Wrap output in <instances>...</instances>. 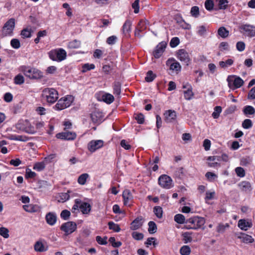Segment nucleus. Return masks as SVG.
Segmentation results:
<instances>
[{
    "mask_svg": "<svg viewBox=\"0 0 255 255\" xmlns=\"http://www.w3.org/2000/svg\"><path fill=\"white\" fill-rule=\"evenodd\" d=\"M166 46V43L165 42H161L159 43L155 48V49L153 52L154 57L155 58H159L163 53L165 48Z\"/></svg>",
    "mask_w": 255,
    "mask_h": 255,
    "instance_id": "17",
    "label": "nucleus"
},
{
    "mask_svg": "<svg viewBox=\"0 0 255 255\" xmlns=\"http://www.w3.org/2000/svg\"><path fill=\"white\" fill-rule=\"evenodd\" d=\"M21 35L23 38H29L31 35V30L30 29L26 28L21 31Z\"/></svg>",
    "mask_w": 255,
    "mask_h": 255,
    "instance_id": "47",
    "label": "nucleus"
},
{
    "mask_svg": "<svg viewBox=\"0 0 255 255\" xmlns=\"http://www.w3.org/2000/svg\"><path fill=\"white\" fill-rule=\"evenodd\" d=\"M109 227L110 230H113L116 232H119L121 230V228L118 224L114 223L113 222H110L108 223Z\"/></svg>",
    "mask_w": 255,
    "mask_h": 255,
    "instance_id": "43",
    "label": "nucleus"
},
{
    "mask_svg": "<svg viewBox=\"0 0 255 255\" xmlns=\"http://www.w3.org/2000/svg\"><path fill=\"white\" fill-rule=\"evenodd\" d=\"M238 226L242 230L247 231L252 226L251 221L245 219H241L238 221Z\"/></svg>",
    "mask_w": 255,
    "mask_h": 255,
    "instance_id": "21",
    "label": "nucleus"
},
{
    "mask_svg": "<svg viewBox=\"0 0 255 255\" xmlns=\"http://www.w3.org/2000/svg\"><path fill=\"white\" fill-rule=\"evenodd\" d=\"M95 66L93 64H85L83 66V69L82 72H86L87 71L94 69L95 68Z\"/></svg>",
    "mask_w": 255,
    "mask_h": 255,
    "instance_id": "55",
    "label": "nucleus"
},
{
    "mask_svg": "<svg viewBox=\"0 0 255 255\" xmlns=\"http://www.w3.org/2000/svg\"><path fill=\"white\" fill-rule=\"evenodd\" d=\"M244 112L246 115H253L255 113V110L253 107L248 106L245 107Z\"/></svg>",
    "mask_w": 255,
    "mask_h": 255,
    "instance_id": "53",
    "label": "nucleus"
},
{
    "mask_svg": "<svg viewBox=\"0 0 255 255\" xmlns=\"http://www.w3.org/2000/svg\"><path fill=\"white\" fill-rule=\"evenodd\" d=\"M180 252L182 255H189L191 250L189 246H184L180 249Z\"/></svg>",
    "mask_w": 255,
    "mask_h": 255,
    "instance_id": "44",
    "label": "nucleus"
},
{
    "mask_svg": "<svg viewBox=\"0 0 255 255\" xmlns=\"http://www.w3.org/2000/svg\"><path fill=\"white\" fill-rule=\"evenodd\" d=\"M56 137L61 139L73 140L76 137V134L74 132L64 131L57 133Z\"/></svg>",
    "mask_w": 255,
    "mask_h": 255,
    "instance_id": "15",
    "label": "nucleus"
},
{
    "mask_svg": "<svg viewBox=\"0 0 255 255\" xmlns=\"http://www.w3.org/2000/svg\"><path fill=\"white\" fill-rule=\"evenodd\" d=\"M235 171L237 175L240 177H243L245 176V170L241 167H238L235 169Z\"/></svg>",
    "mask_w": 255,
    "mask_h": 255,
    "instance_id": "54",
    "label": "nucleus"
},
{
    "mask_svg": "<svg viewBox=\"0 0 255 255\" xmlns=\"http://www.w3.org/2000/svg\"><path fill=\"white\" fill-rule=\"evenodd\" d=\"M205 6L208 10H211L213 8L214 3L212 0H207L205 2Z\"/></svg>",
    "mask_w": 255,
    "mask_h": 255,
    "instance_id": "59",
    "label": "nucleus"
},
{
    "mask_svg": "<svg viewBox=\"0 0 255 255\" xmlns=\"http://www.w3.org/2000/svg\"><path fill=\"white\" fill-rule=\"evenodd\" d=\"M34 250L37 252H42L46 251L47 249L44 247L42 242L38 241L34 245Z\"/></svg>",
    "mask_w": 255,
    "mask_h": 255,
    "instance_id": "36",
    "label": "nucleus"
},
{
    "mask_svg": "<svg viewBox=\"0 0 255 255\" xmlns=\"http://www.w3.org/2000/svg\"><path fill=\"white\" fill-rule=\"evenodd\" d=\"M164 121L167 123H172L175 122L177 114L175 111L169 110L166 111L164 114Z\"/></svg>",
    "mask_w": 255,
    "mask_h": 255,
    "instance_id": "16",
    "label": "nucleus"
},
{
    "mask_svg": "<svg viewBox=\"0 0 255 255\" xmlns=\"http://www.w3.org/2000/svg\"><path fill=\"white\" fill-rule=\"evenodd\" d=\"M70 215V212L67 210H63L60 214L61 218L64 220H67Z\"/></svg>",
    "mask_w": 255,
    "mask_h": 255,
    "instance_id": "63",
    "label": "nucleus"
},
{
    "mask_svg": "<svg viewBox=\"0 0 255 255\" xmlns=\"http://www.w3.org/2000/svg\"><path fill=\"white\" fill-rule=\"evenodd\" d=\"M45 220L48 225L53 226L57 221L56 214L53 212H49L45 216Z\"/></svg>",
    "mask_w": 255,
    "mask_h": 255,
    "instance_id": "22",
    "label": "nucleus"
},
{
    "mask_svg": "<svg viewBox=\"0 0 255 255\" xmlns=\"http://www.w3.org/2000/svg\"><path fill=\"white\" fill-rule=\"evenodd\" d=\"M222 112V109L220 106H217L214 108V111L212 113V116L214 119L219 118L220 113Z\"/></svg>",
    "mask_w": 255,
    "mask_h": 255,
    "instance_id": "48",
    "label": "nucleus"
},
{
    "mask_svg": "<svg viewBox=\"0 0 255 255\" xmlns=\"http://www.w3.org/2000/svg\"><path fill=\"white\" fill-rule=\"evenodd\" d=\"M43 99L49 103H54L58 99V92L54 89L46 88L42 92Z\"/></svg>",
    "mask_w": 255,
    "mask_h": 255,
    "instance_id": "3",
    "label": "nucleus"
},
{
    "mask_svg": "<svg viewBox=\"0 0 255 255\" xmlns=\"http://www.w3.org/2000/svg\"><path fill=\"white\" fill-rule=\"evenodd\" d=\"M74 101V97L71 95H67L59 99L55 106V109L62 110L70 106Z\"/></svg>",
    "mask_w": 255,
    "mask_h": 255,
    "instance_id": "5",
    "label": "nucleus"
},
{
    "mask_svg": "<svg viewBox=\"0 0 255 255\" xmlns=\"http://www.w3.org/2000/svg\"><path fill=\"white\" fill-rule=\"evenodd\" d=\"M148 232L150 234H154L157 231V226L155 223L153 221H150L148 223Z\"/></svg>",
    "mask_w": 255,
    "mask_h": 255,
    "instance_id": "42",
    "label": "nucleus"
},
{
    "mask_svg": "<svg viewBox=\"0 0 255 255\" xmlns=\"http://www.w3.org/2000/svg\"><path fill=\"white\" fill-rule=\"evenodd\" d=\"M109 242L115 248L119 247L122 245V243L121 242H116V240L114 237H111L109 239Z\"/></svg>",
    "mask_w": 255,
    "mask_h": 255,
    "instance_id": "58",
    "label": "nucleus"
},
{
    "mask_svg": "<svg viewBox=\"0 0 255 255\" xmlns=\"http://www.w3.org/2000/svg\"><path fill=\"white\" fill-rule=\"evenodd\" d=\"M15 26V19H9L4 25L2 28V35L3 36H11Z\"/></svg>",
    "mask_w": 255,
    "mask_h": 255,
    "instance_id": "9",
    "label": "nucleus"
},
{
    "mask_svg": "<svg viewBox=\"0 0 255 255\" xmlns=\"http://www.w3.org/2000/svg\"><path fill=\"white\" fill-rule=\"evenodd\" d=\"M48 54L51 60L57 62H61L65 60L67 56L66 51L62 48L52 50L49 52Z\"/></svg>",
    "mask_w": 255,
    "mask_h": 255,
    "instance_id": "4",
    "label": "nucleus"
},
{
    "mask_svg": "<svg viewBox=\"0 0 255 255\" xmlns=\"http://www.w3.org/2000/svg\"><path fill=\"white\" fill-rule=\"evenodd\" d=\"M208 165L210 167H216L220 165L219 162L221 161L220 156H210L207 159Z\"/></svg>",
    "mask_w": 255,
    "mask_h": 255,
    "instance_id": "19",
    "label": "nucleus"
},
{
    "mask_svg": "<svg viewBox=\"0 0 255 255\" xmlns=\"http://www.w3.org/2000/svg\"><path fill=\"white\" fill-rule=\"evenodd\" d=\"M238 238L240 239L243 243L245 244L252 243L254 241V239L251 236L245 233H240L239 234Z\"/></svg>",
    "mask_w": 255,
    "mask_h": 255,
    "instance_id": "24",
    "label": "nucleus"
},
{
    "mask_svg": "<svg viewBox=\"0 0 255 255\" xmlns=\"http://www.w3.org/2000/svg\"><path fill=\"white\" fill-rule=\"evenodd\" d=\"M205 223L204 218L194 216L190 218L186 221V228L187 229L197 230L200 228Z\"/></svg>",
    "mask_w": 255,
    "mask_h": 255,
    "instance_id": "2",
    "label": "nucleus"
},
{
    "mask_svg": "<svg viewBox=\"0 0 255 255\" xmlns=\"http://www.w3.org/2000/svg\"><path fill=\"white\" fill-rule=\"evenodd\" d=\"M143 224V219L141 217H138L132 222L130 224V229L136 230L141 227Z\"/></svg>",
    "mask_w": 255,
    "mask_h": 255,
    "instance_id": "25",
    "label": "nucleus"
},
{
    "mask_svg": "<svg viewBox=\"0 0 255 255\" xmlns=\"http://www.w3.org/2000/svg\"><path fill=\"white\" fill-rule=\"evenodd\" d=\"M177 58L186 65H188L191 61L188 53L183 49L178 50L176 53Z\"/></svg>",
    "mask_w": 255,
    "mask_h": 255,
    "instance_id": "10",
    "label": "nucleus"
},
{
    "mask_svg": "<svg viewBox=\"0 0 255 255\" xmlns=\"http://www.w3.org/2000/svg\"><path fill=\"white\" fill-rule=\"evenodd\" d=\"M91 118L93 123L99 124L103 121L104 116L101 112L96 110L91 114Z\"/></svg>",
    "mask_w": 255,
    "mask_h": 255,
    "instance_id": "20",
    "label": "nucleus"
},
{
    "mask_svg": "<svg viewBox=\"0 0 255 255\" xmlns=\"http://www.w3.org/2000/svg\"><path fill=\"white\" fill-rule=\"evenodd\" d=\"M153 212L158 218L161 219L162 218L163 214V210L161 207H154L153 208Z\"/></svg>",
    "mask_w": 255,
    "mask_h": 255,
    "instance_id": "38",
    "label": "nucleus"
},
{
    "mask_svg": "<svg viewBox=\"0 0 255 255\" xmlns=\"http://www.w3.org/2000/svg\"><path fill=\"white\" fill-rule=\"evenodd\" d=\"M155 78V75L152 73L151 71H149L146 74L145 78L146 81L150 82L152 81Z\"/></svg>",
    "mask_w": 255,
    "mask_h": 255,
    "instance_id": "52",
    "label": "nucleus"
},
{
    "mask_svg": "<svg viewBox=\"0 0 255 255\" xmlns=\"http://www.w3.org/2000/svg\"><path fill=\"white\" fill-rule=\"evenodd\" d=\"M19 70L29 79H39L42 77V73L37 69L26 66L19 67Z\"/></svg>",
    "mask_w": 255,
    "mask_h": 255,
    "instance_id": "1",
    "label": "nucleus"
},
{
    "mask_svg": "<svg viewBox=\"0 0 255 255\" xmlns=\"http://www.w3.org/2000/svg\"><path fill=\"white\" fill-rule=\"evenodd\" d=\"M24 82V77L19 74L14 78V83L16 85H21Z\"/></svg>",
    "mask_w": 255,
    "mask_h": 255,
    "instance_id": "41",
    "label": "nucleus"
},
{
    "mask_svg": "<svg viewBox=\"0 0 255 255\" xmlns=\"http://www.w3.org/2000/svg\"><path fill=\"white\" fill-rule=\"evenodd\" d=\"M80 209L83 214H87L91 211V206L89 203L82 202L81 201Z\"/></svg>",
    "mask_w": 255,
    "mask_h": 255,
    "instance_id": "27",
    "label": "nucleus"
},
{
    "mask_svg": "<svg viewBox=\"0 0 255 255\" xmlns=\"http://www.w3.org/2000/svg\"><path fill=\"white\" fill-rule=\"evenodd\" d=\"M174 221L179 224H186L185 218L182 214H176L174 216Z\"/></svg>",
    "mask_w": 255,
    "mask_h": 255,
    "instance_id": "32",
    "label": "nucleus"
},
{
    "mask_svg": "<svg viewBox=\"0 0 255 255\" xmlns=\"http://www.w3.org/2000/svg\"><path fill=\"white\" fill-rule=\"evenodd\" d=\"M167 65L169 66L170 69L176 71H180L181 70V65L180 63L174 60L168 59L167 61Z\"/></svg>",
    "mask_w": 255,
    "mask_h": 255,
    "instance_id": "23",
    "label": "nucleus"
},
{
    "mask_svg": "<svg viewBox=\"0 0 255 255\" xmlns=\"http://www.w3.org/2000/svg\"><path fill=\"white\" fill-rule=\"evenodd\" d=\"M234 63L233 60L232 59H228L225 61H220L219 64L220 66L223 68H226L229 66H231Z\"/></svg>",
    "mask_w": 255,
    "mask_h": 255,
    "instance_id": "34",
    "label": "nucleus"
},
{
    "mask_svg": "<svg viewBox=\"0 0 255 255\" xmlns=\"http://www.w3.org/2000/svg\"><path fill=\"white\" fill-rule=\"evenodd\" d=\"M104 146L102 140H92L88 144V149L91 152H94Z\"/></svg>",
    "mask_w": 255,
    "mask_h": 255,
    "instance_id": "12",
    "label": "nucleus"
},
{
    "mask_svg": "<svg viewBox=\"0 0 255 255\" xmlns=\"http://www.w3.org/2000/svg\"><path fill=\"white\" fill-rule=\"evenodd\" d=\"M46 163L44 161L36 163L33 166V169L36 171H40L45 167Z\"/></svg>",
    "mask_w": 255,
    "mask_h": 255,
    "instance_id": "35",
    "label": "nucleus"
},
{
    "mask_svg": "<svg viewBox=\"0 0 255 255\" xmlns=\"http://www.w3.org/2000/svg\"><path fill=\"white\" fill-rule=\"evenodd\" d=\"M179 44V39L178 37H174L171 39L170 42V45L171 47H175Z\"/></svg>",
    "mask_w": 255,
    "mask_h": 255,
    "instance_id": "61",
    "label": "nucleus"
},
{
    "mask_svg": "<svg viewBox=\"0 0 255 255\" xmlns=\"http://www.w3.org/2000/svg\"><path fill=\"white\" fill-rule=\"evenodd\" d=\"M191 15L195 17H197L199 15V9L198 6H193L191 9Z\"/></svg>",
    "mask_w": 255,
    "mask_h": 255,
    "instance_id": "56",
    "label": "nucleus"
},
{
    "mask_svg": "<svg viewBox=\"0 0 255 255\" xmlns=\"http://www.w3.org/2000/svg\"><path fill=\"white\" fill-rule=\"evenodd\" d=\"M243 127L245 128H251L252 126V123L251 120L250 119H246L245 120L243 124H242Z\"/></svg>",
    "mask_w": 255,
    "mask_h": 255,
    "instance_id": "62",
    "label": "nucleus"
},
{
    "mask_svg": "<svg viewBox=\"0 0 255 255\" xmlns=\"http://www.w3.org/2000/svg\"><path fill=\"white\" fill-rule=\"evenodd\" d=\"M76 196V194L73 191L69 190L67 193H60L58 194L56 198L59 202L64 203L69 200L70 197Z\"/></svg>",
    "mask_w": 255,
    "mask_h": 255,
    "instance_id": "14",
    "label": "nucleus"
},
{
    "mask_svg": "<svg viewBox=\"0 0 255 255\" xmlns=\"http://www.w3.org/2000/svg\"><path fill=\"white\" fill-rule=\"evenodd\" d=\"M240 29L242 33L250 36H255V26L253 25L245 24L240 26Z\"/></svg>",
    "mask_w": 255,
    "mask_h": 255,
    "instance_id": "11",
    "label": "nucleus"
},
{
    "mask_svg": "<svg viewBox=\"0 0 255 255\" xmlns=\"http://www.w3.org/2000/svg\"><path fill=\"white\" fill-rule=\"evenodd\" d=\"M159 186L164 189H169L174 186V183L172 178L167 175L162 174L158 179Z\"/></svg>",
    "mask_w": 255,
    "mask_h": 255,
    "instance_id": "7",
    "label": "nucleus"
},
{
    "mask_svg": "<svg viewBox=\"0 0 255 255\" xmlns=\"http://www.w3.org/2000/svg\"><path fill=\"white\" fill-rule=\"evenodd\" d=\"M77 225L73 222H68L62 225L61 230L66 234L69 235L74 232L76 229Z\"/></svg>",
    "mask_w": 255,
    "mask_h": 255,
    "instance_id": "13",
    "label": "nucleus"
},
{
    "mask_svg": "<svg viewBox=\"0 0 255 255\" xmlns=\"http://www.w3.org/2000/svg\"><path fill=\"white\" fill-rule=\"evenodd\" d=\"M184 97L186 100H191L194 96V93L192 91V89L188 90H184L183 91Z\"/></svg>",
    "mask_w": 255,
    "mask_h": 255,
    "instance_id": "39",
    "label": "nucleus"
},
{
    "mask_svg": "<svg viewBox=\"0 0 255 255\" xmlns=\"http://www.w3.org/2000/svg\"><path fill=\"white\" fill-rule=\"evenodd\" d=\"M205 176L209 181H214L218 177L216 174L211 172H207L205 174Z\"/></svg>",
    "mask_w": 255,
    "mask_h": 255,
    "instance_id": "50",
    "label": "nucleus"
},
{
    "mask_svg": "<svg viewBox=\"0 0 255 255\" xmlns=\"http://www.w3.org/2000/svg\"><path fill=\"white\" fill-rule=\"evenodd\" d=\"M16 128L26 133L33 134L36 132L34 127L28 120H22L18 122L15 126Z\"/></svg>",
    "mask_w": 255,
    "mask_h": 255,
    "instance_id": "6",
    "label": "nucleus"
},
{
    "mask_svg": "<svg viewBox=\"0 0 255 255\" xmlns=\"http://www.w3.org/2000/svg\"><path fill=\"white\" fill-rule=\"evenodd\" d=\"M23 208L26 212L29 213L36 212L38 210L37 206L33 204L24 205Z\"/></svg>",
    "mask_w": 255,
    "mask_h": 255,
    "instance_id": "28",
    "label": "nucleus"
},
{
    "mask_svg": "<svg viewBox=\"0 0 255 255\" xmlns=\"http://www.w3.org/2000/svg\"><path fill=\"white\" fill-rule=\"evenodd\" d=\"M107 237H105L104 238H102L100 236H97L96 237V241L100 245H105L107 244Z\"/></svg>",
    "mask_w": 255,
    "mask_h": 255,
    "instance_id": "57",
    "label": "nucleus"
},
{
    "mask_svg": "<svg viewBox=\"0 0 255 255\" xmlns=\"http://www.w3.org/2000/svg\"><path fill=\"white\" fill-rule=\"evenodd\" d=\"M9 231L5 227L0 228V235L4 238L7 239L9 237Z\"/></svg>",
    "mask_w": 255,
    "mask_h": 255,
    "instance_id": "45",
    "label": "nucleus"
},
{
    "mask_svg": "<svg viewBox=\"0 0 255 255\" xmlns=\"http://www.w3.org/2000/svg\"><path fill=\"white\" fill-rule=\"evenodd\" d=\"M131 22L129 20H127L123 26V33L126 34L131 31Z\"/></svg>",
    "mask_w": 255,
    "mask_h": 255,
    "instance_id": "29",
    "label": "nucleus"
},
{
    "mask_svg": "<svg viewBox=\"0 0 255 255\" xmlns=\"http://www.w3.org/2000/svg\"><path fill=\"white\" fill-rule=\"evenodd\" d=\"M206 32V28L205 26L201 25L197 27V33L200 36H204Z\"/></svg>",
    "mask_w": 255,
    "mask_h": 255,
    "instance_id": "51",
    "label": "nucleus"
},
{
    "mask_svg": "<svg viewBox=\"0 0 255 255\" xmlns=\"http://www.w3.org/2000/svg\"><path fill=\"white\" fill-rule=\"evenodd\" d=\"M10 45L14 49H18L20 47V41L18 39L14 38L11 39Z\"/></svg>",
    "mask_w": 255,
    "mask_h": 255,
    "instance_id": "49",
    "label": "nucleus"
},
{
    "mask_svg": "<svg viewBox=\"0 0 255 255\" xmlns=\"http://www.w3.org/2000/svg\"><path fill=\"white\" fill-rule=\"evenodd\" d=\"M101 100L108 104H110L114 102V97L111 94L104 93L102 95Z\"/></svg>",
    "mask_w": 255,
    "mask_h": 255,
    "instance_id": "26",
    "label": "nucleus"
},
{
    "mask_svg": "<svg viewBox=\"0 0 255 255\" xmlns=\"http://www.w3.org/2000/svg\"><path fill=\"white\" fill-rule=\"evenodd\" d=\"M114 94L120 95L121 94V84L119 82H115L114 85Z\"/></svg>",
    "mask_w": 255,
    "mask_h": 255,
    "instance_id": "46",
    "label": "nucleus"
},
{
    "mask_svg": "<svg viewBox=\"0 0 255 255\" xmlns=\"http://www.w3.org/2000/svg\"><path fill=\"white\" fill-rule=\"evenodd\" d=\"M229 225L228 224H219L217 228V231L219 233H223L225 231L227 228H228Z\"/></svg>",
    "mask_w": 255,
    "mask_h": 255,
    "instance_id": "60",
    "label": "nucleus"
},
{
    "mask_svg": "<svg viewBox=\"0 0 255 255\" xmlns=\"http://www.w3.org/2000/svg\"><path fill=\"white\" fill-rule=\"evenodd\" d=\"M218 34L223 38H226L228 36L229 32L224 27H221L218 30Z\"/></svg>",
    "mask_w": 255,
    "mask_h": 255,
    "instance_id": "37",
    "label": "nucleus"
},
{
    "mask_svg": "<svg viewBox=\"0 0 255 255\" xmlns=\"http://www.w3.org/2000/svg\"><path fill=\"white\" fill-rule=\"evenodd\" d=\"M135 120L139 124H142L144 121V116L142 114H137L135 117Z\"/></svg>",
    "mask_w": 255,
    "mask_h": 255,
    "instance_id": "64",
    "label": "nucleus"
},
{
    "mask_svg": "<svg viewBox=\"0 0 255 255\" xmlns=\"http://www.w3.org/2000/svg\"><path fill=\"white\" fill-rule=\"evenodd\" d=\"M215 195L216 193L214 190L207 191L206 193V196L205 198L206 202H207L208 201L213 199L215 198Z\"/></svg>",
    "mask_w": 255,
    "mask_h": 255,
    "instance_id": "40",
    "label": "nucleus"
},
{
    "mask_svg": "<svg viewBox=\"0 0 255 255\" xmlns=\"http://www.w3.org/2000/svg\"><path fill=\"white\" fill-rule=\"evenodd\" d=\"M227 81L229 87L232 89L239 88L244 84V81L240 77L235 75L228 76Z\"/></svg>",
    "mask_w": 255,
    "mask_h": 255,
    "instance_id": "8",
    "label": "nucleus"
},
{
    "mask_svg": "<svg viewBox=\"0 0 255 255\" xmlns=\"http://www.w3.org/2000/svg\"><path fill=\"white\" fill-rule=\"evenodd\" d=\"M218 2L219 8L220 9H226L228 5L229 1L228 0H215Z\"/></svg>",
    "mask_w": 255,
    "mask_h": 255,
    "instance_id": "30",
    "label": "nucleus"
},
{
    "mask_svg": "<svg viewBox=\"0 0 255 255\" xmlns=\"http://www.w3.org/2000/svg\"><path fill=\"white\" fill-rule=\"evenodd\" d=\"M89 177L88 173H83L79 176L78 179V183L82 185L85 184L87 179Z\"/></svg>",
    "mask_w": 255,
    "mask_h": 255,
    "instance_id": "31",
    "label": "nucleus"
},
{
    "mask_svg": "<svg viewBox=\"0 0 255 255\" xmlns=\"http://www.w3.org/2000/svg\"><path fill=\"white\" fill-rule=\"evenodd\" d=\"M81 42L77 40H74L68 43L67 46L70 49H76L80 47Z\"/></svg>",
    "mask_w": 255,
    "mask_h": 255,
    "instance_id": "33",
    "label": "nucleus"
},
{
    "mask_svg": "<svg viewBox=\"0 0 255 255\" xmlns=\"http://www.w3.org/2000/svg\"><path fill=\"white\" fill-rule=\"evenodd\" d=\"M123 197L124 199V204L126 206H130L133 197L128 189H125L123 193Z\"/></svg>",
    "mask_w": 255,
    "mask_h": 255,
    "instance_id": "18",
    "label": "nucleus"
}]
</instances>
